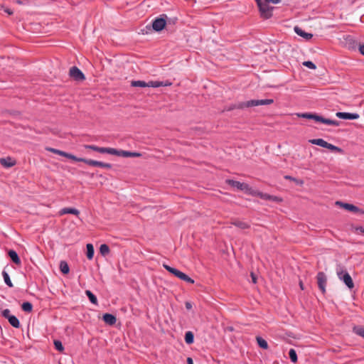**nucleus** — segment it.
Returning a JSON list of instances; mask_svg holds the SVG:
<instances>
[{"label": "nucleus", "mask_w": 364, "mask_h": 364, "mask_svg": "<svg viewBox=\"0 0 364 364\" xmlns=\"http://www.w3.org/2000/svg\"><path fill=\"white\" fill-rule=\"evenodd\" d=\"M358 50L360 51V53L364 55V44H360L359 43L358 44Z\"/></svg>", "instance_id": "obj_46"}, {"label": "nucleus", "mask_w": 364, "mask_h": 364, "mask_svg": "<svg viewBox=\"0 0 364 364\" xmlns=\"http://www.w3.org/2000/svg\"><path fill=\"white\" fill-rule=\"evenodd\" d=\"M1 316L5 318L8 319V318H9L11 316L10 310L8 309H4L1 311Z\"/></svg>", "instance_id": "obj_41"}, {"label": "nucleus", "mask_w": 364, "mask_h": 364, "mask_svg": "<svg viewBox=\"0 0 364 364\" xmlns=\"http://www.w3.org/2000/svg\"><path fill=\"white\" fill-rule=\"evenodd\" d=\"M103 321L110 326L114 325L116 323V317L111 314H105L102 316Z\"/></svg>", "instance_id": "obj_15"}, {"label": "nucleus", "mask_w": 364, "mask_h": 364, "mask_svg": "<svg viewBox=\"0 0 364 364\" xmlns=\"http://www.w3.org/2000/svg\"><path fill=\"white\" fill-rule=\"evenodd\" d=\"M97 152L114 155V154H117V149L110 147H98Z\"/></svg>", "instance_id": "obj_19"}, {"label": "nucleus", "mask_w": 364, "mask_h": 364, "mask_svg": "<svg viewBox=\"0 0 364 364\" xmlns=\"http://www.w3.org/2000/svg\"><path fill=\"white\" fill-rule=\"evenodd\" d=\"M86 248H87V252H86L87 257L88 259H92L93 258L94 252H95L93 245L92 244H87Z\"/></svg>", "instance_id": "obj_26"}, {"label": "nucleus", "mask_w": 364, "mask_h": 364, "mask_svg": "<svg viewBox=\"0 0 364 364\" xmlns=\"http://www.w3.org/2000/svg\"><path fill=\"white\" fill-rule=\"evenodd\" d=\"M185 341L187 344H192L194 341V335L192 331H187L185 333Z\"/></svg>", "instance_id": "obj_28"}, {"label": "nucleus", "mask_w": 364, "mask_h": 364, "mask_svg": "<svg viewBox=\"0 0 364 364\" xmlns=\"http://www.w3.org/2000/svg\"><path fill=\"white\" fill-rule=\"evenodd\" d=\"M8 255H9L10 259H11V261L14 264H16L17 265H19L21 264V259L15 250H10L8 252Z\"/></svg>", "instance_id": "obj_17"}, {"label": "nucleus", "mask_w": 364, "mask_h": 364, "mask_svg": "<svg viewBox=\"0 0 364 364\" xmlns=\"http://www.w3.org/2000/svg\"><path fill=\"white\" fill-rule=\"evenodd\" d=\"M54 346H55V348L57 350H58L59 352H63V350H64V348H63V346L61 343L60 341H58V340H55L54 341Z\"/></svg>", "instance_id": "obj_39"}, {"label": "nucleus", "mask_w": 364, "mask_h": 364, "mask_svg": "<svg viewBox=\"0 0 364 364\" xmlns=\"http://www.w3.org/2000/svg\"><path fill=\"white\" fill-rule=\"evenodd\" d=\"M0 164L4 166V167H6V168H10V167H12L15 165V162L14 161H11V159L8 157V158H1L0 159Z\"/></svg>", "instance_id": "obj_20"}, {"label": "nucleus", "mask_w": 364, "mask_h": 364, "mask_svg": "<svg viewBox=\"0 0 364 364\" xmlns=\"http://www.w3.org/2000/svg\"><path fill=\"white\" fill-rule=\"evenodd\" d=\"M326 148L332 151H335L340 154H342L343 152L342 149L329 143H327Z\"/></svg>", "instance_id": "obj_33"}, {"label": "nucleus", "mask_w": 364, "mask_h": 364, "mask_svg": "<svg viewBox=\"0 0 364 364\" xmlns=\"http://www.w3.org/2000/svg\"><path fill=\"white\" fill-rule=\"evenodd\" d=\"M112 166L111 164L102 162L101 168H111Z\"/></svg>", "instance_id": "obj_47"}, {"label": "nucleus", "mask_w": 364, "mask_h": 364, "mask_svg": "<svg viewBox=\"0 0 364 364\" xmlns=\"http://www.w3.org/2000/svg\"><path fill=\"white\" fill-rule=\"evenodd\" d=\"M163 267L170 273L173 274L174 276H176V277L181 279V280H183L184 276H185V273L181 272L180 270L176 269V268H173V267H171L170 266H168V264H163Z\"/></svg>", "instance_id": "obj_12"}, {"label": "nucleus", "mask_w": 364, "mask_h": 364, "mask_svg": "<svg viewBox=\"0 0 364 364\" xmlns=\"http://www.w3.org/2000/svg\"><path fill=\"white\" fill-rule=\"evenodd\" d=\"M63 156L66 157L68 159H72V160H73L75 161L84 162V159H85L84 158H78V157H77V156H74V155H73V154H71L70 153H67L65 151V154H64Z\"/></svg>", "instance_id": "obj_35"}, {"label": "nucleus", "mask_w": 364, "mask_h": 364, "mask_svg": "<svg viewBox=\"0 0 364 364\" xmlns=\"http://www.w3.org/2000/svg\"><path fill=\"white\" fill-rule=\"evenodd\" d=\"M114 155L122 157H139L141 156V154L138 152H132L129 151L124 150H117V154H114Z\"/></svg>", "instance_id": "obj_13"}, {"label": "nucleus", "mask_w": 364, "mask_h": 364, "mask_svg": "<svg viewBox=\"0 0 364 364\" xmlns=\"http://www.w3.org/2000/svg\"><path fill=\"white\" fill-rule=\"evenodd\" d=\"M2 276L4 277L5 283L9 287H13V283L11 281L9 274L6 271L2 272Z\"/></svg>", "instance_id": "obj_34"}, {"label": "nucleus", "mask_w": 364, "mask_h": 364, "mask_svg": "<svg viewBox=\"0 0 364 364\" xmlns=\"http://www.w3.org/2000/svg\"><path fill=\"white\" fill-rule=\"evenodd\" d=\"M70 77L75 81L82 82L85 80L83 73L76 66H73L69 70Z\"/></svg>", "instance_id": "obj_8"}, {"label": "nucleus", "mask_w": 364, "mask_h": 364, "mask_svg": "<svg viewBox=\"0 0 364 364\" xmlns=\"http://www.w3.org/2000/svg\"><path fill=\"white\" fill-rule=\"evenodd\" d=\"M269 3L264 2L263 5L259 8L261 18L263 19H269L272 16L273 6H270Z\"/></svg>", "instance_id": "obj_7"}, {"label": "nucleus", "mask_w": 364, "mask_h": 364, "mask_svg": "<svg viewBox=\"0 0 364 364\" xmlns=\"http://www.w3.org/2000/svg\"><path fill=\"white\" fill-rule=\"evenodd\" d=\"M60 269L64 274H67L70 272V268L68 263L65 261H61L60 262Z\"/></svg>", "instance_id": "obj_27"}, {"label": "nucleus", "mask_w": 364, "mask_h": 364, "mask_svg": "<svg viewBox=\"0 0 364 364\" xmlns=\"http://www.w3.org/2000/svg\"><path fill=\"white\" fill-rule=\"evenodd\" d=\"M100 252L103 255L105 256L109 254V247L106 244H102L100 245Z\"/></svg>", "instance_id": "obj_36"}, {"label": "nucleus", "mask_w": 364, "mask_h": 364, "mask_svg": "<svg viewBox=\"0 0 364 364\" xmlns=\"http://www.w3.org/2000/svg\"><path fill=\"white\" fill-rule=\"evenodd\" d=\"M256 339H257V344L260 348H262L263 349L268 348V343L264 339H263L262 337H259V336H257Z\"/></svg>", "instance_id": "obj_31"}, {"label": "nucleus", "mask_w": 364, "mask_h": 364, "mask_svg": "<svg viewBox=\"0 0 364 364\" xmlns=\"http://www.w3.org/2000/svg\"><path fill=\"white\" fill-rule=\"evenodd\" d=\"M21 309L23 311L29 313L33 309V305L31 302L26 301L22 304Z\"/></svg>", "instance_id": "obj_32"}, {"label": "nucleus", "mask_w": 364, "mask_h": 364, "mask_svg": "<svg viewBox=\"0 0 364 364\" xmlns=\"http://www.w3.org/2000/svg\"><path fill=\"white\" fill-rule=\"evenodd\" d=\"M255 1H256V3H257V5L258 9H259V7H261V6L263 5V4L264 3V1H263L262 0H255Z\"/></svg>", "instance_id": "obj_51"}, {"label": "nucleus", "mask_w": 364, "mask_h": 364, "mask_svg": "<svg viewBox=\"0 0 364 364\" xmlns=\"http://www.w3.org/2000/svg\"><path fill=\"white\" fill-rule=\"evenodd\" d=\"M84 163H85L86 164H87L89 166H92L101 167V166H102V161H95V160H92V159H85Z\"/></svg>", "instance_id": "obj_30"}, {"label": "nucleus", "mask_w": 364, "mask_h": 364, "mask_svg": "<svg viewBox=\"0 0 364 364\" xmlns=\"http://www.w3.org/2000/svg\"><path fill=\"white\" fill-rule=\"evenodd\" d=\"M303 65L309 68V69H312V70H314L316 68V65L312 62V61H304L303 62Z\"/></svg>", "instance_id": "obj_40"}, {"label": "nucleus", "mask_w": 364, "mask_h": 364, "mask_svg": "<svg viewBox=\"0 0 364 364\" xmlns=\"http://www.w3.org/2000/svg\"><path fill=\"white\" fill-rule=\"evenodd\" d=\"M250 276L252 278V282L254 284L257 283V276L253 272H251Z\"/></svg>", "instance_id": "obj_49"}, {"label": "nucleus", "mask_w": 364, "mask_h": 364, "mask_svg": "<svg viewBox=\"0 0 364 364\" xmlns=\"http://www.w3.org/2000/svg\"><path fill=\"white\" fill-rule=\"evenodd\" d=\"M353 331L356 334L364 338V326H355L353 328Z\"/></svg>", "instance_id": "obj_29"}, {"label": "nucleus", "mask_w": 364, "mask_h": 364, "mask_svg": "<svg viewBox=\"0 0 364 364\" xmlns=\"http://www.w3.org/2000/svg\"><path fill=\"white\" fill-rule=\"evenodd\" d=\"M185 306L186 309L191 310L192 309V304L190 301H186L185 303Z\"/></svg>", "instance_id": "obj_50"}, {"label": "nucleus", "mask_w": 364, "mask_h": 364, "mask_svg": "<svg viewBox=\"0 0 364 364\" xmlns=\"http://www.w3.org/2000/svg\"><path fill=\"white\" fill-rule=\"evenodd\" d=\"M336 204L343 207L344 209H346L347 210L354 212V213L360 212L361 213H364V210H360L358 207H357L353 204L342 203L340 201H337Z\"/></svg>", "instance_id": "obj_10"}, {"label": "nucleus", "mask_w": 364, "mask_h": 364, "mask_svg": "<svg viewBox=\"0 0 364 364\" xmlns=\"http://www.w3.org/2000/svg\"><path fill=\"white\" fill-rule=\"evenodd\" d=\"M269 200H272V201H274V202H277V203H279V202L282 201V199L280 198L279 197L270 195Z\"/></svg>", "instance_id": "obj_44"}, {"label": "nucleus", "mask_w": 364, "mask_h": 364, "mask_svg": "<svg viewBox=\"0 0 364 364\" xmlns=\"http://www.w3.org/2000/svg\"><path fill=\"white\" fill-rule=\"evenodd\" d=\"M299 287H300L301 289H302V290L304 289V286L302 281L299 282Z\"/></svg>", "instance_id": "obj_55"}, {"label": "nucleus", "mask_w": 364, "mask_h": 364, "mask_svg": "<svg viewBox=\"0 0 364 364\" xmlns=\"http://www.w3.org/2000/svg\"><path fill=\"white\" fill-rule=\"evenodd\" d=\"M167 16L162 14L159 17L155 18L152 22V28L155 31L159 32L162 31L166 25Z\"/></svg>", "instance_id": "obj_6"}, {"label": "nucleus", "mask_w": 364, "mask_h": 364, "mask_svg": "<svg viewBox=\"0 0 364 364\" xmlns=\"http://www.w3.org/2000/svg\"><path fill=\"white\" fill-rule=\"evenodd\" d=\"M98 147L97 146H95V145H84V148L86 149H91V150H93L95 151H97V149H98Z\"/></svg>", "instance_id": "obj_43"}, {"label": "nucleus", "mask_w": 364, "mask_h": 364, "mask_svg": "<svg viewBox=\"0 0 364 364\" xmlns=\"http://www.w3.org/2000/svg\"><path fill=\"white\" fill-rule=\"evenodd\" d=\"M346 45L348 46L349 49H355L357 47L358 43L356 41L350 36H348L346 38Z\"/></svg>", "instance_id": "obj_16"}, {"label": "nucleus", "mask_w": 364, "mask_h": 364, "mask_svg": "<svg viewBox=\"0 0 364 364\" xmlns=\"http://www.w3.org/2000/svg\"><path fill=\"white\" fill-rule=\"evenodd\" d=\"M317 284L322 294L326 293V286L327 284V277L324 272H319L316 275Z\"/></svg>", "instance_id": "obj_9"}, {"label": "nucleus", "mask_w": 364, "mask_h": 364, "mask_svg": "<svg viewBox=\"0 0 364 364\" xmlns=\"http://www.w3.org/2000/svg\"><path fill=\"white\" fill-rule=\"evenodd\" d=\"M252 196H258L260 198L265 200H269L270 195L267 193H264L262 192H260L259 191L254 190L253 193H252Z\"/></svg>", "instance_id": "obj_22"}, {"label": "nucleus", "mask_w": 364, "mask_h": 364, "mask_svg": "<svg viewBox=\"0 0 364 364\" xmlns=\"http://www.w3.org/2000/svg\"><path fill=\"white\" fill-rule=\"evenodd\" d=\"M5 12H6L9 15L13 14V11L10 9H5Z\"/></svg>", "instance_id": "obj_54"}, {"label": "nucleus", "mask_w": 364, "mask_h": 364, "mask_svg": "<svg viewBox=\"0 0 364 364\" xmlns=\"http://www.w3.org/2000/svg\"><path fill=\"white\" fill-rule=\"evenodd\" d=\"M354 231L355 233H358V234H363L364 235V228L362 227V226H359V227H355L354 228Z\"/></svg>", "instance_id": "obj_42"}, {"label": "nucleus", "mask_w": 364, "mask_h": 364, "mask_svg": "<svg viewBox=\"0 0 364 364\" xmlns=\"http://www.w3.org/2000/svg\"><path fill=\"white\" fill-rule=\"evenodd\" d=\"M187 363L188 364H193V359L191 358H187Z\"/></svg>", "instance_id": "obj_53"}, {"label": "nucleus", "mask_w": 364, "mask_h": 364, "mask_svg": "<svg viewBox=\"0 0 364 364\" xmlns=\"http://www.w3.org/2000/svg\"><path fill=\"white\" fill-rule=\"evenodd\" d=\"M296 115L301 118H305L309 119H314L316 122H321L328 125L339 126L341 122L337 120L326 119L322 116L318 115L315 113L305 112V113H297Z\"/></svg>", "instance_id": "obj_2"}, {"label": "nucleus", "mask_w": 364, "mask_h": 364, "mask_svg": "<svg viewBox=\"0 0 364 364\" xmlns=\"http://www.w3.org/2000/svg\"><path fill=\"white\" fill-rule=\"evenodd\" d=\"M284 178L286 179H288V180H290V181H296L298 182V180L292 176H285Z\"/></svg>", "instance_id": "obj_52"}, {"label": "nucleus", "mask_w": 364, "mask_h": 364, "mask_svg": "<svg viewBox=\"0 0 364 364\" xmlns=\"http://www.w3.org/2000/svg\"><path fill=\"white\" fill-rule=\"evenodd\" d=\"M281 0H264V2L266 3H272L274 4H277L280 3Z\"/></svg>", "instance_id": "obj_48"}, {"label": "nucleus", "mask_w": 364, "mask_h": 364, "mask_svg": "<svg viewBox=\"0 0 364 364\" xmlns=\"http://www.w3.org/2000/svg\"><path fill=\"white\" fill-rule=\"evenodd\" d=\"M273 100L272 99H266V100H251L247 102H240L237 105L230 106L227 109L228 111H230L234 109H243L245 107H250L259 105H270L273 103Z\"/></svg>", "instance_id": "obj_3"}, {"label": "nucleus", "mask_w": 364, "mask_h": 364, "mask_svg": "<svg viewBox=\"0 0 364 364\" xmlns=\"http://www.w3.org/2000/svg\"><path fill=\"white\" fill-rule=\"evenodd\" d=\"M183 281L189 283V284H193L194 283V280L193 279H191L190 277H188L187 274H185L183 279Z\"/></svg>", "instance_id": "obj_45"}, {"label": "nucleus", "mask_w": 364, "mask_h": 364, "mask_svg": "<svg viewBox=\"0 0 364 364\" xmlns=\"http://www.w3.org/2000/svg\"><path fill=\"white\" fill-rule=\"evenodd\" d=\"M336 116L342 119H357L360 117L357 113H349V112H338L336 113Z\"/></svg>", "instance_id": "obj_11"}, {"label": "nucleus", "mask_w": 364, "mask_h": 364, "mask_svg": "<svg viewBox=\"0 0 364 364\" xmlns=\"http://www.w3.org/2000/svg\"><path fill=\"white\" fill-rule=\"evenodd\" d=\"M289 356L291 362L296 363L297 362V355L296 352L294 349L291 348L289 351Z\"/></svg>", "instance_id": "obj_37"}, {"label": "nucleus", "mask_w": 364, "mask_h": 364, "mask_svg": "<svg viewBox=\"0 0 364 364\" xmlns=\"http://www.w3.org/2000/svg\"><path fill=\"white\" fill-rule=\"evenodd\" d=\"M60 215H65V214H73L75 215H78L80 214V211L74 208H64L60 210Z\"/></svg>", "instance_id": "obj_18"}, {"label": "nucleus", "mask_w": 364, "mask_h": 364, "mask_svg": "<svg viewBox=\"0 0 364 364\" xmlns=\"http://www.w3.org/2000/svg\"><path fill=\"white\" fill-rule=\"evenodd\" d=\"M226 183L232 187L236 188L238 190L244 191L245 193L252 196L254 190L247 183H241L237 181L228 179Z\"/></svg>", "instance_id": "obj_4"}, {"label": "nucleus", "mask_w": 364, "mask_h": 364, "mask_svg": "<svg viewBox=\"0 0 364 364\" xmlns=\"http://www.w3.org/2000/svg\"><path fill=\"white\" fill-rule=\"evenodd\" d=\"M85 294L87 295V296L88 297L90 301L95 304V305H97L98 304V302H97V299L96 297V296L90 290H86L85 291Z\"/></svg>", "instance_id": "obj_24"}, {"label": "nucleus", "mask_w": 364, "mask_h": 364, "mask_svg": "<svg viewBox=\"0 0 364 364\" xmlns=\"http://www.w3.org/2000/svg\"><path fill=\"white\" fill-rule=\"evenodd\" d=\"M8 321L9 323L14 328H18L21 326L18 319L14 315H11L9 318H8Z\"/></svg>", "instance_id": "obj_25"}, {"label": "nucleus", "mask_w": 364, "mask_h": 364, "mask_svg": "<svg viewBox=\"0 0 364 364\" xmlns=\"http://www.w3.org/2000/svg\"><path fill=\"white\" fill-rule=\"evenodd\" d=\"M46 150L62 156H63L65 154V151L52 147H46Z\"/></svg>", "instance_id": "obj_38"}, {"label": "nucleus", "mask_w": 364, "mask_h": 364, "mask_svg": "<svg viewBox=\"0 0 364 364\" xmlns=\"http://www.w3.org/2000/svg\"><path fill=\"white\" fill-rule=\"evenodd\" d=\"M231 224L240 228V229H247L250 228V225L244 221H241L239 220H235L232 222H231Z\"/></svg>", "instance_id": "obj_21"}, {"label": "nucleus", "mask_w": 364, "mask_h": 364, "mask_svg": "<svg viewBox=\"0 0 364 364\" xmlns=\"http://www.w3.org/2000/svg\"><path fill=\"white\" fill-rule=\"evenodd\" d=\"M294 31H295V33L297 35H299V36L303 37L304 38H305L306 40H310L313 37V34L305 32L304 30H302L299 26H295L294 27Z\"/></svg>", "instance_id": "obj_14"}, {"label": "nucleus", "mask_w": 364, "mask_h": 364, "mask_svg": "<svg viewBox=\"0 0 364 364\" xmlns=\"http://www.w3.org/2000/svg\"><path fill=\"white\" fill-rule=\"evenodd\" d=\"M309 142L311 144H312L318 145V146H320L323 147V148H326V144L328 143L327 141H326L323 139H311V140H309Z\"/></svg>", "instance_id": "obj_23"}, {"label": "nucleus", "mask_w": 364, "mask_h": 364, "mask_svg": "<svg viewBox=\"0 0 364 364\" xmlns=\"http://www.w3.org/2000/svg\"><path fill=\"white\" fill-rule=\"evenodd\" d=\"M337 275L340 280L343 281L344 284L350 289H352L354 287L353 281L346 270L340 269L337 270Z\"/></svg>", "instance_id": "obj_5"}, {"label": "nucleus", "mask_w": 364, "mask_h": 364, "mask_svg": "<svg viewBox=\"0 0 364 364\" xmlns=\"http://www.w3.org/2000/svg\"><path fill=\"white\" fill-rule=\"evenodd\" d=\"M129 83L130 87H159L161 86L171 85V82L168 80L161 81V80H149L148 82L144 80H132L127 82Z\"/></svg>", "instance_id": "obj_1"}]
</instances>
